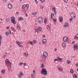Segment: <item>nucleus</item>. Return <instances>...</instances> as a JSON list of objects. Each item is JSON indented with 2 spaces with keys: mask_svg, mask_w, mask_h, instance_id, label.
<instances>
[{
  "mask_svg": "<svg viewBox=\"0 0 78 78\" xmlns=\"http://www.w3.org/2000/svg\"><path fill=\"white\" fill-rule=\"evenodd\" d=\"M19 78H22V76H23V73L22 72H20V74L18 75Z\"/></svg>",
  "mask_w": 78,
  "mask_h": 78,
  "instance_id": "obj_11",
  "label": "nucleus"
},
{
  "mask_svg": "<svg viewBox=\"0 0 78 78\" xmlns=\"http://www.w3.org/2000/svg\"><path fill=\"white\" fill-rule=\"evenodd\" d=\"M47 41V40L45 39H43L42 41V43L43 44H44V43H45Z\"/></svg>",
  "mask_w": 78,
  "mask_h": 78,
  "instance_id": "obj_13",
  "label": "nucleus"
},
{
  "mask_svg": "<svg viewBox=\"0 0 78 78\" xmlns=\"http://www.w3.org/2000/svg\"><path fill=\"white\" fill-rule=\"evenodd\" d=\"M5 72V69H2L1 71V73H4Z\"/></svg>",
  "mask_w": 78,
  "mask_h": 78,
  "instance_id": "obj_28",
  "label": "nucleus"
},
{
  "mask_svg": "<svg viewBox=\"0 0 78 78\" xmlns=\"http://www.w3.org/2000/svg\"><path fill=\"white\" fill-rule=\"evenodd\" d=\"M35 31L36 32V33H38V29H35Z\"/></svg>",
  "mask_w": 78,
  "mask_h": 78,
  "instance_id": "obj_40",
  "label": "nucleus"
},
{
  "mask_svg": "<svg viewBox=\"0 0 78 78\" xmlns=\"http://www.w3.org/2000/svg\"><path fill=\"white\" fill-rule=\"evenodd\" d=\"M40 1L42 2V3H43L45 2V0H40Z\"/></svg>",
  "mask_w": 78,
  "mask_h": 78,
  "instance_id": "obj_43",
  "label": "nucleus"
},
{
  "mask_svg": "<svg viewBox=\"0 0 78 78\" xmlns=\"http://www.w3.org/2000/svg\"><path fill=\"white\" fill-rule=\"evenodd\" d=\"M58 69L60 72H62V71L63 70V68H58Z\"/></svg>",
  "mask_w": 78,
  "mask_h": 78,
  "instance_id": "obj_20",
  "label": "nucleus"
},
{
  "mask_svg": "<svg viewBox=\"0 0 78 78\" xmlns=\"http://www.w3.org/2000/svg\"><path fill=\"white\" fill-rule=\"evenodd\" d=\"M16 14H17V15H18V14H19V12H17Z\"/></svg>",
  "mask_w": 78,
  "mask_h": 78,
  "instance_id": "obj_59",
  "label": "nucleus"
},
{
  "mask_svg": "<svg viewBox=\"0 0 78 78\" xmlns=\"http://www.w3.org/2000/svg\"><path fill=\"white\" fill-rule=\"evenodd\" d=\"M31 76L32 78H34V77H35V75L33 73L31 74Z\"/></svg>",
  "mask_w": 78,
  "mask_h": 78,
  "instance_id": "obj_21",
  "label": "nucleus"
},
{
  "mask_svg": "<svg viewBox=\"0 0 78 78\" xmlns=\"http://www.w3.org/2000/svg\"><path fill=\"white\" fill-rule=\"evenodd\" d=\"M35 72H36V71H35V70H34V71H33V73H34Z\"/></svg>",
  "mask_w": 78,
  "mask_h": 78,
  "instance_id": "obj_58",
  "label": "nucleus"
},
{
  "mask_svg": "<svg viewBox=\"0 0 78 78\" xmlns=\"http://www.w3.org/2000/svg\"><path fill=\"white\" fill-rule=\"evenodd\" d=\"M51 19H52V20H53V19H54V17H55V15H54V14L51 13Z\"/></svg>",
  "mask_w": 78,
  "mask_h": 78,
  "instance_id": "obj_10",
  "label": "nucleus"
},
{
  "mask_svg": "<svg viewBox=\"0 0 78 78\" xmlns=\"http://www.w3.org/2000/svg\"><path fill=\"white\" fill-rule=\"evenodd\" d=\"M24 54L26 56H28V52L24 53Z\"/></svg>",
  "mask_w": 78,
  "mask_h": 78,
  "instance_id": "obj_26",
  "label": "nucleus"
},
{
  "mask_svg": "<svg viewBox=\"0 0 78 78\" xmlns=\"http://www.w3.org/2000/svg\"><path fill=\"white\" fill-rule=\"evenodd\" d=\"M26 65H27V64H26V63H23L24 66H26Z\"/></svg>",
  "mask_w": 78,
  "mask_h": 78,
  "instance_id": "obj_50",
  "label": "nucleus"
},
{
  "mask_svg": "<svg viewBox=\"0 0 78 78\" xmlns=\"http://www.w3.org/2000/svg\"><path fill=\"white\" fill-rule=\"evenodd\" d=\"M25 7H26V5H25V4L23 5V9L25 8Z\"/></svg>",
  "mask_w": 78,
  "mask_h": 78,
  "instance_id": "obj_36",
  "label": "nucleus"
},
{
  "mask_svg": "<svg viewBox=\"0 0 78 78\" xmlns=\"http://www.w3.org/2000/svg\"><path fill=\"white\" fill-rule=\"evenodd\" d=\"M12 29L13 32H16V30L14 27H12Z\"/></svg>",
  "mask_w": 78,
  "mask_h": 78,
  "instance_id": "obj_18",
  "label": "nucleus"
},
{
  "mask_svg": "<svg viewBox=\"0 0 78 78\" xmlns=\"http://www.w3.org/2000/svg\"><path fill=\"white\" fill-rule=\"evenodd\" d=\"M18 20L20 21H22V20H23V18L22 17H20L18 18Z\"/></svg>",
  "mask_w": 78,
  "mask_h": 78,
  "instance_id": "obj_14",
  "label": "nucleus"
},
{
  "mask_svg": "<svg viewBox=\"0 0 78 78\" xmlns=\"http://www.w3.org/2000/svg\"><path fill=\"white\" fill-rule=\"evenodd\" d=\"M54 12V14H55V15H56V11H55Z\"/></svg>",
  "mask_w": 78,
  "mask_h": 78,
  "instance_id": "obj_45",
  "label": "nucleus"
},
{
  "mask_svg": "<svg viewBox=\"0 0 78 78\" xmlns=\"http://www.w3.org/2000/svg\"><path fill=\"white\" fill-rule=\"evenodd\" d=\"M57 59H58V61H61L62 59L59 57H57Z\"/></svg>",
  "mask_w": 78,
  "mask_h": 78,
  "instance_id": "obj_22",
  "label": "nucleus"
},
{
  "mask_svg": "<svg viewBox=\"0 0 78 78\" xmlns=\"http://www.w3.org/2000/svg\"><path fill=\"white\" fill-rule=\"evenodd\" d=\"M54 22H56V20H54L53 19V20H52Z\"/></svg>",
  "mask_w": 78,
  "mask_h": 78,
  "instance_id": "obj_54",
  "label": "nucleus"
},
{
  "mask_svg": "<svg viewBox=\"0 0 78 78\" xmlns=\"http://www.w3.org/2000/svg\"><path fill=\"white\" fill-rule=\"evenodd\" d=\"M6 22H9L10 21V19L8 18L6 19Z\"/></svg>",
  "mask_w": 78,
  "mask_h": 78,
  "instance_id": "obj_19",
  "label": "nucleus"
},
{
  "mask_svg": "<svg viewBox=\"0 0 78 78\" xmlns=\"http://www.w3.org/2000/svg\"><path fill=\"white\" fill-rule=\"evenodd\" d=\"M44 8V7L43 6H42L40 7V9H43Z\"/></svg>",
  "mask_w": 78,
  "mask_h": 78,
  "instance_id": "obj_47",
  "label": "nucleus"
},
{
  "mask_svg": "<svg viewBox=\"0 0 78 78\" xmlns=\"http://www.w3.org/2000/svg\"><path fill=\"white\" fill-rule=\"evenodd\" d=\"M2 37L0 36V45H1V43L2 42Z\"/></svg>",
  "mask_w": 78,
  "mask_h": 78,
  "instance_id": "obj_29",
  "label": "nucleus"
},
{
  "mask_svg": "<svg viewBox=\"0 0 78 78\" xmlns=\"http://www.w3.org/2000/svg\"><path fill=\"white\" fill-rule=\"evenodd\" d=\"M19 46L20 47H21L22 48V47H23V46L20 44Z\"/></svg>",
  "mask_w": 78,
  "mask_h": 78,
  "instance_id": "obj_41",
  "label": "nucleus"
},
{
  "mask_svg": "<svg viewBox=\"0 0 78 78\" xmlns=\"http://www.w3.org/2000/svg\"><path fill=\"white\" fill-rule=\"evenodd\" d=\"M32 14L33 15H34V16H36V15L37 14V13L36 12L32 13Z\"/></svg>",
  "mask_w": 78,
  "mask_h": 78,
  "instance_id": "obj_32",
  "label": "nucleus"
},
{
  "mask_svg": "<svg viewBox=\"0 0 78 78\" xmlns=\"http://www.w3.org/2000/svg\"><path fill=\"white\" fill-rule=\"evenodd\" d=\"M41 73L42 75H43L45 76H47V71L46 69L45 68H43L41 70Z\"/></svg>",
  "mask_w": 78,
  "mask_h": 78,
  "instance_id": "obj_1",
  "label": "nucleus"
},
{
  "mask_svg": "<svg viewBox=\"0 0 78 78\" xmlns=\"http://www.w3.org/2000/svg\"><path fill=\"white\" fill-rule=\"evenodd\" d=\"M47 20H46V19H45L44 20V23H45V24L47 23Z\"/></svg>",
  "mask_w": 78,
  "mask_h": 78,
  "instance_id": "obj_34",
  "label": "nucleus"
},
{
  "mask_svg": "<svg viewBox=\"0 0 78 78\" xmlns=\"http://www.w3.org/2000/svg\"><path fill=\"white\" fill-rule=\"evenodd\" d=\"M8 7L9 9H11L12 8V5H11V3H9L8 4Z\"/></svg>",
  "mask_w": 78,
  "mask_h": 78,
  "instance_id": "obj_7",
  "label": "nucleus"
},
{
  "mask_svg": "<svg viewBox=\"0 0 78 78\" xmlns=\"http://www.w3.org/2000/svg\"><path fill=\"white\" fill-rule=\"evenodd\" d=\"M45 37V35H42V37Z\"/></svg>",
  "mask_w": 78,
  "mask_h": 78,
  "instance_id": "obj_60",
  "label": "nucleus"
},
{
  "mask_svg": "<svg viewBox=\"0 0 78 78\" xmlns=\"http://www.w3.org/2000/svg\"><path fill=\"white\" fill-rule=\"evenodd\" d=\"M63 1L65 3H67L68 2V0H63Z\"/></svg>",
  "mask_w": 78,
  "mask_h": 78,
  "instance_id": "obj_42",
  "label": "nucleus"
},
{
  "mask_svg": "<svg viewBox=\"0 0 78 78\" xmlns=\"http://www.w3.org/2000/svg\"><path fill=\"white\" fill-rule=\"evenodd\" d=\"M55 10H56V8H55V7H54L52 8V10L53 11H55Z\"/></svg>",
  "mask_w": 78,
  "mask_h": 78,
  "instance_id": "obj_31",
  "label": "nucleus"
},
{
  "mask_svg": "<svg viewBox=\"0 0 78 78\" xmlns=\"http://www.w3.org/2000/svg\"><path fill=\"white\" fill-rule=\"evenodd\" d=\"M17 44H18V45L19 46L20 45V44H22V43L20 42H19L18 41H16V42Z\"/></svg>",
  "mask_w": 78,
  "mask_h": 78,
  "instance_id": "obj_25",
  "label": "nucleus"
},
{
  "mask_svg": "<svg viewBox=\"0 0 78 78\" xmlns=\"http://www.w3.org/2000/svg\"><path fill=\"white\" fill-rule=\"evenodd\" d=\"M38 31H42V27H38Z\"/></svg>",
  "mask_w": 78,
  "mask_h": 78,
  "instance_id": "obj_24",
  "label": "nucleus"
},
{
  "mask_svg": "<svg viewBox=\"0 0 78 78\" xmlns=\"http://www.w3.org/2000/svg\"><path fill=\"white\" fill-rule=\"evenodd\" d=\"M58 60V59L57 58H55L54 59V61L55 62V61H57Z\"/></svg>",
  "mask_w": 78,
  "mask_h": 78,
  "instance_id": "obj_48",
  "label": "nucleus"
},
{
  "mask_svg": "<svg viewBox=\"0 0 78 78\" xmlns=\"http://www.w3.org/2000/svg\"><path fill=\"white\" fill-rule=\"evenodd\" d=\"M33 42L34 44H36V40H34L33 41Z\"/></svg>",
  "mask_w": 78,
  "mask_h": 78,
  "instance_id": "obj_44",
  "label": "nucleus"
},
{
  "mask_svg": "<svg viewBox=\"0 0 78 78\" xmlns=\"http://www.w3.org/2000/svg\"><path fill=\"white\" fill-rule=\"evenodd\" d=\"M23 64V63L21 62L19 64V65L20 66H22Z\"/></svg>",
  "mask_w": 78,
  "mask_h": 78,
  "instance_id": "obj_46",
  "label": "nucleus"
},
{
  "mask_svg": "<svg viewBox=\"0 0 78 78\" xmlns=\"http://www.w3.org/2000/svg\"><path fill=\"white\" fill-rule=\"evenodd\" d=\"M5 64L6 66H9V67H11V63L9 61V60L8 59H6L5 60Z\"/></svg>",
  "mask_w": 78,
  "mask_h": 78,
  "instance_id": "obj_2",
  "label": "nucleus"
},
{
  "mask_svg": "<svg viewBox=\"0 0 78 78\" xmlns=\"http://www.w3.org/2000/svg\"><path fill=\"white\" fill-rule=\"evenodd\" d=\"M38 21L39 23H41L43 21V18L42 17H39L38 18Z\"/></svg>",
  "mask_w": 78,
  "mask_h": 78,
  "instance_id": "obj_5",
  "label": "nucleus"
},
{
  "mask_svg": "<svg viewBox=\"0 0 78 78\" xmlns=\"http://www.w3.org/2000/svg\"><path fill=\"white\" fill-rule=\"evenodd\" d=\"M35 2H36V3H38V1H37V0H35Z\"/></svg>",
  "mask_w": 78,
  "mask_h": 78,
  "instance_id": "obj_52",
  "label": "nucleus"
},
{
  "mask_svg": "<svg viewBox=\"0 0 78 78\" xmlns=\"http://www.w3.org/2000/svg\"><path fill=\"white\" fill-rule=\"evenodd\" d=\"M11 19L12 23H13V24H16V20H15V18L14 17H12Z\"/></svg>",
  "mask_w": 78,
  "mask_h": 78,
  "instance_id": "obj_4",
  "label": "nucleus"
},
{
  "mask_svg": "<svg viewBox=\"0 0 78 78\" xmlns=\"http://www.w3.org/2000/svg\"><path fill=\"white\" fill-rule=\"evenodd\" d=\"M72 19H73V18H71L70 19V22H71V21H72Z\"/></svg>",
  "mask_w": 78,
  "mask_h": 78,
  "instance_id": "obj_53",
  "label": "nucleus"
},
{
  "mask_svg": "<svg viewBox=\"0 0 78 78\" xmlns=\"http://www.w3.org/2000/svg\"><path fill=\"white\" fill-rule=\"evenodd\" d=\"M48 56V53L46 51L44 52L43 53V58L44 59H46Z\"/></svg>",
  "mask_w": 78,
  "mask_h": 78,
  "instance_id": "obj_3",
  "label": "nucleus"
},
{
  "mask_svg": "<svg viewBox=\"0 0 78 78\" xmlns=\"http://www.w3.org/2000/svg\"><path fill=\"white\" fill-rule=\"evenodd\" d=\"M68 25H69V23L66 22L64 24V25L63 26V27L65 28L66 27H67Z\"/></svg>",
  "mask_w": 78,
  "mask_h": 78,
  "instance_id": "obj_12",
  "label": "nucleus"
},
{
  "mask_svg": "<svg viewBox=\"0 0 78 78\" xmlns=\"http://www.w3.org/2000/svg\"><path fill=\"white\" fill-rule=\"evenodd\" d=\"M62 20H63V18L62 17H61L60 18V22H62Z\"/></svg>",
  "mask_w": 78,
  "mask_h": 78,
  "instance_id": "obj_27",
  "label": "nucleus"
},
{
  "mask_svg": "<svg viewBox=\"0 0 78 78\" xmlns=\"http://www.w3.org/2000/svg\"><path fill=\"white\" fill-rule=\"evenodd\" d=\"M67 64H70V62L69 61V60H68L67 61Z\"/></svg>",
  "mask_w": 78,
  "mask_h": 78,
  "instance_id": "obj_37",
  "label": "nucleus"
},
{
  "mask_svg": "<svg viewBox=\"0 0 78 78\" xmlns=\"http://www.w3.org/2000/svg\"><path fill=\"white\" fill-rule=\"evenodd\" d=\"M25 15L26 16V17H28V14H26Z\"/></svg>",
  "mask_w": 78,
  "mask_h": 78,
  "instance_id": "obj_61",
  "label": "nucleus"
},
{
  "mask_svg": "<svg viewBox=\"0 0 78 78\" xmlns=\"http://www.w3.org/2000/svg\"><path fill=\"white\" fill-rule=\"evenodd\" d=\"M78 46L76 44H74L73 45V49L74 50H78Z\"/></svg>",
  "mask_w": 78,
  "mask_h": 78,
  "instance_id": "obj_6",
  "label": "nucleus"
},
{
  "mask_svg": "<svg viewBox=\"0 0 78 78\" xmlns=\"http://www.w3.org/2000/svg\"><path fill=\"white\" fill-rule=\"evenodd\" d=\"M44 64H43V63H42L41 65V68H44Z\"/></svg>",
  "mask_w": 78,
  "mask_h": 78,
  "instance_id": "obj_38",
  "label": "nucleus"
},
{
  "mask_svg": "<svg viewBox=\"0 0 78 78\" xmlns=\"http://www.w3.org/2000/svg\"><path fill=\"white\" fill-rule=\"evenodd\" d=\"M62 45L64 47H65L66 46V43H63L62 44Z\"/></svg>",
  "mask_w": 78,
  "mask_h": 78,
  "instance_id": "obj_16",
  "label": "nucleus"
},
{
  "mask_svg": "<svg viewBox=\"0 0 78 78\" xmlns=\"http://www.w3.org/2000/svg\"><path fill=\"white\" fill-rule=\"evenodd\" d=\"M26 6L27 7V9H28L29 8V5L28 4H27L26 5Z\"/></svg>",
  "mask_w": 78,
  "mask_h": 78,
  "instance_id": "obj_35",
  "label": "nucleus"
},
{
  "mask_svg": "<svg viewBox=\"0 0 78 78\" xmlns=\"http://www.w3.org/2000/svg\"><path fill=\"white\" fill-rule=\"evenodd\" d=\"M76 6H78V3H77L76 4Z\"/></svg>",
  "mask_w": 78,
  "mask_h": 78,
  "instance_id": "obj_64",
  "label": "nucleus"
},
{
  "mask_svg": "<svg viewBox=\"0 0 78 78\" xmlns=\"http://www.w3.org/2000/svg\"><path fill=\"white\" fill-rule=\"evenodd\" d=\"M73 72H74V71L72 69L70 70V73H73Z\"/></svg>",
  "mask_w": 78,
  "mask_h": 78,
  "instance_id": "obj_33",
  "label": "nucleus"
},
{
  "mask_svg": "<svg viewBox=\"0 0 78 78\" xmlns=\"http://www.w3.org/2000/svg\"><path fill=\"white\" fill-rule=\"evenodd\" d=\"M77 37L76 36L75 37H74V39H77Z\"/></svg>",
  "mask_w": 78,
  "mask_h": 78,
  "instance_id": "obj_49",
  "label": "nucleus"
},
{
  "mask_svg": "<svg viewBox=\"0 0 78 78\" xmlns=\"http://www.w3.org/2000/svg\"><path fill=\"white\" fill-rule=\"evenodd\" d=\"M28 42L29 44H30V45H33V41H28Z\"/></svg>",
  "mask_w": 78,
  "mask_h": 78,
  "instance_id": "obj_23",
  "label": "nucleus"
},
{
  "mask_svg": "<svg viewBox=\"0 0 78 78\" xmlns=\"http://www.w3.org/2000/svg\"><path fill=\"white\" fill-rule=\"evenodd\" d=\"M76 66L77 67H78V62L76 64Z\"/></svg>",
  "mask_w": 78,
  "mask_h": 78,
  "instance_id": "obj_55",
  "label": "nucleus"
},
{
  "mask_svg": "<svg viewBox=\"0 0 78 78\" xmlns=\"http://www.w3.org/2000/svg\"><path fill=\"white\" fill-rule=\"evenodd\" d=\"M73 77L74 78H78V76H77V75L76 74H75L73 75Z\"/></svg>",
  "mask_w": 78,
  "mask_h": 78,
  "instance_id": "obj_17",
  "label": "nucleus"
},
{
  "mask_svg": "<svg viewBox=\"0 0 78 78\" xmlns=\"http://www.w3.org/2000/svg\"><path fill=\"white\" fill-rule=\"evenodd\" d=\"M17 28L18 30H20V27L18 26L17 27Z\"/></svg>",
  "mask_w": 78,
  "mask_h": 78,
  "instance_id": "obj_39",
  "label": "nucleus"
},
{
  "mask_svg": "<svg viewBox=\"0 0 78 78\" xmlns=\"http://www.w3.org/2000/svg\"><path fill=\"white\" fill-rule=\"evenodd\" d=\"M70 16L71 17H72L73 18H75V14L73 12L71 13L70 14Z\"/></svg>",
  "mask_w": 78,
  "mask_h": 78,
  "instance_id": "obj_9",
  "label": "nucleus"
},
{
  "mask_svg": "<svg viewBox=\"0 0 78 78\" xmlns=\"http://www.w3.org/2000/svg\"><path fill=\"white\" fill-rule=\"evenodd\" d=\"M57 51V49L56 48H55V51Z\"/></svg>",
  "mask_w": 78,
  "mask_h": 78,
  "instance_id": "obj_62",
  "label": "nucleus"
},
{
  "mask_svg": "<svg viewBox=\"0 0 78 78\" xmlns=\"http://www.w3.org/2000/svg\"><path fill=\"white\" fill-rule=\"evenodd\" d=\"M63 40L65 42H66L67 41V37L66 36L64 37L63 39Z\"/></svg>",
  "mask_w": 78,
  "mask_h": 78,
  "instance_id": "obj_8",
  "label": "nucleus"
},
{
  "mask_svg": "<svg viewBox=\"0 0 78 78\" xmlns=\"http://www.w3.org/2000/svg\"><path fill=\"white\" fill-rule=\"evenodd\" d=\"M75 43V41H73L72 42V44H74Z\"/></svg>",
  "mask_w": 78,
  "mask_h": 78,
  "instance_id": "obj_63",
  "label": "nucleus"
},
{
  "mask_svg": "<svg viewBox=\"0 0 78 78\" xmlns=\"http://www.w3.org/2000/svg\"><path fill=\"white\" fill-rule=\"evenodd\" d=\"M5 34L6 36H8V35H9V32H6Z\"/></svg>",
  "mask_w": 78,
  "mask_h": 78,
  "instance_id": "obj_30",
  "label": "nucleus"
},
{
  "mask_svg": "<svg viewBox=\"0 0 78 78\" xmlns=\"http://www.w3.org/2000/svg\"><path fill=\"white\" fill-rule=\"evenodd\" d=\"M9 33L10 34H11V30H9Z\"/></svg>",
  "mask_w": 78,
  "mask_h": 78,
  "instance_id": "obj_57",
  "label": "nucleus"
},
{
  "mask_svg": "<svg viewBox=\"0 0 78 78\" xmlns=\"http://www.w3.org/2000/svg\"><path fill=\"white\" fill-rule=\"evenodd\" d=\"M47 30H49V31H50L51 29H50V26L48 25H47Z\"/></svg>",
  "mask_w": 78,
  "mask_h": 78,
  "instance_id": "obj_15",
  "label": "nucleus"
},
{
  "mask_svg": "<svg viewBox=\"0 0 78 78\" xmlns=\"http://www.w3.org/2000/svg\"><path fill=\"white\" fill-rule=\"evenodd\" d=\"M3 2H6V0H3Z\"/></svg>",
  "mask_w": 78,
  "mask_h": 78,
  "instance_id": "obj_56",
  "label": "nucleus"
},
{
  "mask_svg": "<svg viewBox=\"0 0 78 78\" xmlns=\"http://www.w3.org/2000/svg\"><path fill=\"white\" fill-rule=\"evenodd\" d=\"M6 29H7V30H8V29H9V27H6Z\"/></svg>",
  "mask_w": 78,
  "mask_h": 78,
  "instance_id": "obj_51",
  "label": "nucleus"
}]
</instances>
